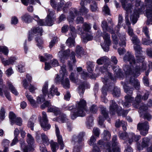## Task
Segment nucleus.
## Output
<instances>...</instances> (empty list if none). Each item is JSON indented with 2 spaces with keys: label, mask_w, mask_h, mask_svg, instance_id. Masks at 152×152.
<instances>
[{
  "label": "nucleus",
  "mask_w": 152,
  "mask_h": 152,
  "mask_svg": "<svg viewBox=\"0 0 152 152\" xmlns=\"http://www.w3.org/2000/svg\"><path fill=\"white\" fill-rule=\"evenodd\" d=\"M129 85L134 86L135 89L138 90L140 87V83L138 80L134 77L130 78L129 83L124 84L123 86L124 91L127 94L124 97L125 102L123 103V106L125 107H128L131 105V102L134 100V98L132 96L134 88H130Z\"/></svg>",
  "instance_id": "1"
},
{
  "label": "nucleus",
  "mask_w": 152,
  "mask_h": 152,
  "mask_svg": "<svg viewBox=\"0 0 152 152\" xmlns=\"http://www.w3.org/2000/svg\"><path fill=\"white\" fill-rule=\"evenodd\" d=\"M102 27L104 31H107L112 34V38L114 44L116 45L118 43V39L114 33V31L113 28H108L107 23L105 21H103L102 23ZM102 36L104 40V43L101 45L104 51L107 52L109 50V46L110 45L111 41L110 35L105 32L104 31L102 34Z\"/></svg>",
  "instance_id": "2"
},
{
  "label": "nucleus",
  "mask_w": 152,
  "mask_h": 152,
  "mask_svg": "<svg viewBox=\"0 0 152 152\" xmlns=\"http://www.w3.org/2000/svg\"><path fill=\"white\" fill-rule=\"evenodd\" d=\"M117 141V136L114 135L112 138V142H108L105 145L102 140H100L97 142L96 145L100 149H104L106 152H121L120 149Z\"/></svg>",
  "instance_id": "3"
},
{
  "label": "nucleus",
  "mask_w": 152,
  "mask_h": 152,
  "mask_svg": "<svg viewBox=\"0 0 152 152\" xmlns=\"http://www.w3.org/2000/svg\"><path fill=\"white\" fill-rule=\"evenodd\" d=\"M136 62L133 64L135 67V71L136 74H140V72L146 70V64L144 62L145 56L141 53H135Z\"/></svg>",
  "instance_id": "4"
},
{
  "label": "nucleus",
  "mask_w": 152,
  "mask_h": 152,
  "mask_svg": "<svg viewBox=\"0 0 152 152\" xmlns=\"http://www.w3.org/2000/svg\"><path fill=\"white\" fill-rule=\"evenodd\" d=\"M86 101L83 99L80 100L76 106L77 110H75L76 112L72 113L71 119L74 120L77 117H83L85 116V111L86 109Z\"/></svg>",
  "instance_id": "5"
},
{
  "label": "nucleus",
  "mask_w": 152,
  "mask_h": 152,
  "mask_svg": "<svg viewBox=\"0 0 152 152\" xmlns=\"http://www.w3.org/2000/svg\"><path fill=\"white\" fill-rule=\"evenodd\" d=\"M27 142L29 147L25 145V142L22 141L20 143L21 147L23 152H28V151H33L34 150L33 144L34 143V139L31 135L29 133L27 134Z\"/></svg>",
  "instance_id": "6"
},
{
  "label": "nucleus",
  "mask_w": 152,
  "mask_h": 152,
  "mask_svg": "<svg viewBox=\"0 0 152 152\" xmlns=\"http://www.w3.org/2000/svg\"><path fill=\"white\" fill-rule=\"evenodd\" d=\"M65 67V65H63L61 67V70L60 71V73L61 76V82L64 88L67 89L70 88V82L68 78H64L67 76Z\"/></svg>",
  "instance_id": "7"
},
{
  "label": "nucleus",
  "mask_w": 152,
  "mask_h": 152,
  "mask_svg": "<svg viewBox=\"0 0 152 152\" xmlns=\"http://www.w3.org/2000/svg\"><path fill=\"white\" fill-rule=\"evenodd\" d=\"M136 4L134 10V14L133 15L131 16L130 19L131 22H132L133 24H135L137 22L138 18H139L138 14L141 12H143V10L142 8H137L140 5V2L141 0H135Z\"/></svg>",
  "instance_id": "8"
},
{
  "label": "nucleus",
  "mask_w": 152,
  "mask_h": 152,
  "mask_svg": "<svg viewBox=\"0 0 152 152\" xmlns=\"http://www.w3.org/2000/svg\"><path fill=\"white\" fill-rule=\"evenodd\" d=\"M48 107V112H53L56 115L60 113V110L58 107L51 105L48 101H46L41 106V108L43 109L46 107Z\"/></svg>",
  "instance_id": "9"
},
{
  "label": "nucleus",
  "mask_w": 152,
  "mask_h": 152,
  "mask_svg": "<svg viewBox=\"0 0 152 152\" xmlns=\"http://www.w3.org/2000/svg\"><path fill=\"white\" fill-rule=\"evenodd\" d=\"M42 118L40 121V124L41 127L44 131H46L50 129L51 126L48 123V120L47 117L46 112H42Z\"/></svg>",
  "instance_id": "10"
},
{
  "label": "nucleus",
  "mask_w": 152,
  "mask_h": 152,
  "mask_svg": "<svg viewBox=\"0 0 152 152\" xmlns=\"http://www.w3.org/2000/svg\"><path fill=\"white\" fill-rule=\"evenodd\" d=\"M48 83L45 82L43 85L42 89V91L43 95H40L37 98V102L38 103L41 104L45 100L44 96H46L48 93Z\"/></svg>",
  "instance_id": "11"
},
{
  "label": "nucleus",
  "mask_w": 152,
  "mask_h": 152,
  "mask_svg": "<svg viewBox=\"0 0 152 152\" xmlns=\"http://www.w3.org/2000/svg\"><path fill=\"white\" fill-rule=\"evenodd\" d=\"M137 129L141 130L140 134L143 136H145L148 133L149 129L148 123L145 121L144 123H139L137 125Z\"/></svg>",
  "instance_id": "12"
},
{
  "label": "nucleus",
  "mask_w": 152,
  "mask_h": 152,
  "mask_svg": "<svg viewBox=\"0 0 152 152\" xmlns=\"http://www.w3.org/2000/svg\"><path fill=\"white\" fill-rule=\"evenodd\" d=\"M135 67L133 64L128 65H124L123 66V70L126 75H133L135 77H137L140 74H136L135 71Z\"/></svg>",
  "instance_id": "13"
},
{
  "label": "nucleus",
  "mask_w": 152,
  "mask_h": 152,
  "mask_svg": "<svg viewBox=\"0 0 152 152\" xmlns=\"http://www.w3.org/2000/svg\"><path fill=\"white\" fill-rule=\"evenodd\" d=\"M121 107L118 106L114 100H111L110 102L109 110L112 114H114L116 112L118 113L121 110Z\"/></svg>",
  "instance_id": "14"
},
{
  "label": "nucleus",
  "mask_w": 152,
  "mask_h": 152,
  "mask_svg": "<svg viewBox=\"0 0 152 152\" xmlns=\"http://www.w3.org/2000/svg\"><path fill=\"white\" fill-rule=\"evenodd\" d=\"M122 4L123 8L127 12H132L131 9L133 7L134 0H120Z\"/></svg>",
  "instance_id": "15"
},
{
  "label": "nucleus",
  "mask_w": 152,
  "mask_h": 152,
  "mask_svg": "<svg viewBox=\"0 0 152 152\" xmlns=\"http://www.w3.org/2000/svg\"><path fill=\"white\" fill-rule=\"evenodd\" d=\"M42 32V29L41 27L38 26L33 28L31 30V33H30L28 37V41H30L32 40L33 35L37 36L39 34V35L41 36Z\"/></svg>",
  "instance_id": "16"
},
{
  "label": "nucleus",
  "mask_w": 152,
  "mask_h": 152,
  "mask_svg": "<svg viewBox=\"0 0 152 152\" xmlns=\"http://www.w3.org/2000/svg\"><path fill=\"white\" fill-rule=\"evenodd\" d=\"M2 72L0 70V95L3 96V94L2 91L3 90L5 96L9 100H11V98L10 96V93L8 91L4 90L5 88V86L3 85L2 80L1 79L2 76Z\"/></svg>",
  "instance_id": "17"
},
{
  "label": "nucleus",
  "mask_w": 152,
  "mask_h": 152,
  "mask_svg": "<svg viewBox=\"0 0 152 152\" xmlns=\"http://www.w3.org/2000/svg\"><path fill=\"white\" fill-rule=\"evenodd\" d=\"M102 81L105 85V86H103L102 88V94L101 96H105L107 94V91H110V89L113 88V85L110 86L107 88L108 87L107 86L109 83V79L105 77L102 79Z\"/></svg>",
  "instance_id": "18"
},
{
  "label": "nucleus",
  "mask_w": 152,
  "mask_h": 152,
  "mask_svg": "<svg viewBox=\"0 0 152 152\" xmlns=\"http://www.w3.org/2000/svg\"><path fill=\"white\" fill-rule=\"evenodd\" d=\"M147 8L146 11L147 17L152 21V0H145Z\"/></svg>",
  "instance_id": "19"
},
{
  "label": "nucleus",
  "mask_w": 152,
  "mask_h": 152,
  "mask_svg": "<svg viewBox=\"0 0 152 152\" xmlns=\"http://www.w3.org/2000/svg\"><path fill=\"white\" fill-rule=\"evenodd\" d=\"M9 118L10 120L11 124L13 125L14 123L19 126H21L22 124V120L21 118H16L14 113L12 112H10L9 115Z\"/></svg>",
  "instance_id": "20"
},
{
  "label": "nucleus",
  "mask_w": 152,
  "mask_h": 152,
  "mask_svg": "<svg viewBox=\"0 0 152 152\" xmlns=\"http://www.w3.org/2000/svg\"><path fill=\"white\" fill-rule=\"evenodd\" d=\"M55 131L57 141L58 145L60 146V149L62 150L64 146L62 136L60 134V131L58 126L55 124Z\"/></svg>",
  "instance_id": "21"
},
{
  "label": "nucleus",
  "mask_w": 152,
  "mask_h": 152,
  "mask_svg": "<svg viewBox=\"0 0 152 152\" xmlns=\"http://www.w3.org/2000/svg\"><path fill=\"white\" fill-rule=\"evenodd\" d=\"M61 47L62 49L58 52V55L61 61L63 62L64 59H67L68 58L70 50L68 49L64 51L63 50L64 49V46L62 45Z\"/></svg>",
  "instance_id": "22"
},
{
  "label": "nucleus",
  "mask_w": 152,
  "mask_h": 152,
  "mask_svg": "<svg viewBox=\"0 0 152 152\" xmlns=\"http://www.w3.org/2000/svg\"><path fill=\"white\" fill-rule=\"evenodd\" d=\"M123 59L124 62H129L130 65L134 64L135 63L134 57L131 53L129 51H128L125 55Z\"/></svg>",
  "instance_id": "23"
},
{
  "label": "nucleus",
  "mask_w": 152,
  "mask_h": 152,
  "mask_svg": "<svg viewBox=\"0 0 152 152\" xmlns=\"http://www.w3.org/2000/svg\"><path fill=\"white\" fill-rule=\"evenodd\" d=\"M111 67H112V66L110 64L107 63L105 64L103 66L100 67L99 69V71L102 73L106 72V74L109 76L108 78H110L112 80H113V78L112 77V74L107 72Z\"/></svg>",
  "instance_id": "24"
},
{
  "label": "nucleus",
  "mask_w": 152,
  "mask_h": 152,
  "mask_svg": "<svg viewBox=\"0 0 152 152\" xmlns=\"http://www.w3.org/2000/svg\"><path fill=\"white\" fill-rule=\"evenodd\" d=\"M77 13L78 11L77 9L75 8L72 9L67 17V20L69 24L73 23L74 18L75 16L77 15Z\"/></svg>",
  "instance_id": "25"
},
{
  "label": "nucleus",
  "mask_w": 152,
  "mask_h": 152,
  "mask_svg": "<svg viewBox=\"0 0 152 152\" xmlns=\"http://www.w3.org/2000/svg\"><path fill=\"white\" fill-rule=\"evenodd\" d=\"M141 142V148L140 146L138 147L139 150H142L144 148L148 147L150 144V139L147 137H145L142 139Z\"/></svg>",
  "instance_id": "26"
},
{
  "label": "nucleus",
  "mask_w": 152,
  "mask_h": 152,
  "mask_svg": "<svg viewBox=\"0 0 152 152\" xmlns=\"http://www.w3.org/2000/svg\"><path fill=\"white\" fill-rule=\"evenodd\" d=\"M128 136V142L130 145L131 144L133 141L137 142L141 137L140 136L135 135L132 132L129 133Z\"/></svg>",
  "instance_id": "27"
},
{
  "label": "nucleus",
  "mask_w": 152,
  "mask_h": 152,
  "mask_svg": "<svg viewBox=\"0 0 152 152\" xmlns=\"http://www.w3.org/2000/svg\"><path fill=\"white\" fill-rule=\"evenodd\" d=\"M55 94L57 96H59L60 93L58 91L57 88L53 85L50 89V91L48 93V97L49 98H51Z\"/></svg>",
  "instance_id": "28"
},
{
  "label": "nucleus",
  "mask_w": 152,
  "mask_h": 152,
  "mask_svg": "<svg viewBox=\"0 0 152 152\" xmlns=\"http://www.w3.org/2000/svg\"><path fill=\"white\" fill-rule=\"evenodd\" d=\"M88 3L84 2V0H81L80 2V4L81 6L79 10L80 14L81 15H85L89 12V10L84 6Z\"/></svg>",
  "instance_id": "29"
},
{
  "label": "nucleus",
  "mask_w": 152,
  "mask_h": 152,
  "mask_svg": "<svg viewBox=\"0 0 152 152\" xmlns=\"http://www.w3.org/2000/svg\"><path fill=\"white\" fill-rule=\"evenodd\" d=\"M120 41L119 42V45L121 47H125L126 44V35L125 34H119L118 35Z\"/></svg>",
  "instance_id": "30"
},
{
  "label": "nucleus",
  "mask_w": 152,
  "mask_h": 152,
  "mask_svg": "<svg viewBox=\"0 0 152 152\" xmlns=\"http://www.w3.org/2000/svg\"><path fill=\"white\" fill-rule=\"evenodd\" d=\"M121 125L123 129L125 131L126 129L127 123L123 121H121L119 119L117 120L115 123V126L117 128L119 127Z\"/></svg>",
  "instance_id": "31"
},
{
  "label": "nucleus",
  "mask_w": 152,
  "mask_h": 152,
  "mask_svg": "<svg viewBox=\"0 0 152 152\" xmlns=\"http://www.w3.org/2000/svg\"><path fill=\"white\" fill-rule=\"evenodd\" d=\"M85 135V133L84 132H81L78 135L77 137V140H76L75 138L77 137L74 136L72 138V140L76 142L77 141L78 143H79L83 140V137Z\"/></svg>",
  "instance_id": "32"
},
{
  "label": "nucleus",
  "mask_w": 152,
  "mask_h": 152,
  "mask_svg": "<svg viewBox=\"0 0 152 152\" xmlns=\"http://www.w3.org/2000/svg\"><path fill=\"white\" fill-rule=\"evenodd\" d=\"M21 18L23 21L28 23L31 22L32 20V18L28 13L23 15L21 17Z\"/></svg>",
  "instance_id": "33"
},
{
  "label": "nucleus",
  "mask_w": 152,
  "mask_h": 152,
  "mask_svg": "<svg viewBox=\"0 0 152 152\" xmlns=\"http://www.w3.org/2000/svg\"><path fill=\"white\" fill-rule=\"evenodd\" d=\"M75 51L77 54V56L78 58L81 57L84 53L83 49L79 45H77L76 47Z\"/></svg>",
  "instance_id": "34"
},
{
  "label": "nucleus",
  "mask_w": 152,
  "mask_h": 152,
  "mask_svg": "<svg viewBox=\"0 0 152 152\" xmlns=\"http://www.w3.org/2000/svg\"><path fill=\"white\" fill-rule=\"evenodd\" d=\"M112 69L116 74L117 77H123V75L121 70L118 66L113 67Z\"/></svg>",
  "instance_id": "35"
},
{
  "label": "nucleus",
  "mask_w": 152,
  "mask_h": 152,
  "mask_svg": "<svg viewBox=\"0 0 152 152\" xmlns=\"http://www.w3.org/2000/svg\"><path fill=\"white\" fill-rule=\"evenodd\" d=\"M142 39V44L146 45L152 46V40L150 39V37H146Z\"/></svg>",
  "instance_id": "36"
},
{
  "label": "nucleus",
  "mask_w": 152,
  "mask_h": 152,
  "mask_svg": "<svg viewBox=\"0 0 152 152\" xmlns=\"http://www.w3.org/2000/svg\"><path fill=\"white\" fill-rule=\"evenodd\" d=\"M7 85L10 91L15 95H17L18 93L12 83L10 82L7 83Z\"/></svg>",
  "instance_id": "37"
},
{
  "label": "nucleus",
  "mask_w": 152,
  "mask_h": 152,
  "mask_svg": "<svg viewBox=\"0 0 152 152\" xmlns=\"http://www.w3.org/2000/svg\"><path fill=\"white\" fill-rule=\"evenodd\" d=\"M108 60V58L106 56L102 57L97 60L96 63L98 65H102L106 62Z\"/></svg>",
  "instance_id": "38"
},
{
  "label": "nucleus",
  "mask_w": 152,
  "mask_h": 152,
  "mask_svg": "<svg viewBox=\"0 0 152 152\" xmlns=\"http://www.w3.org/2000/svg\"><path fill=\"white\" fill-rule=\"evenodd\" d=\"M22 3L25 5L27 6L28 4H35L36 3L40 4L39 0H21Z\"/></svg>",
  "instance_id": "39"
},
{
  "label": "nucleus",
  "mask_w": 152,
  "mask_h": 152,
  "mask_svg": "<svg viewBox=\"0 0 152 152\" xmlns=\"http://www.w3.org/2000/svg\"><path fill=\"white\" fill-rule=\"evenodd\" d=\"M75 38L72 37H69L66 42V45L69 47H72L74 45L75 43Z\"/></svg>",
  "instance_id": "40"
},
{
  "label": "nucleus",
  "mask_w": 152,
  "mask_h": 152,
  "mask_svg": "<svg viewBox=\"0 0 152 152\" xmlns=\"http://www.w3.org/2000/svg\"><path fill=\"white\" fill-rule=\"evenodd\" d=\"M44 56L45 57V58L42 56H40L39 57L40 61L45 62L48 60L52 58H53L52 56L50 54L45 53Z\"/></svg>",
  "instance_id": "41"
},
{
  "label": "nucleus",
  "mask_w": 152,
  "mask_h": 152,
  "mask_svg": "<svg viewBox=\"0 0 152 152\" xmlns=\"http://www.w3.org/2000/svg\"><path fill=\"white\" fill-rule=\"evenodd\" d=\"M112 94L114 96L117 97L119 96L121 94V90L120 88L117 87H115Z\"/></svg>",
  "instance_id": "42"
},
{
  "label": "nucleus",
  "mask_w": 152,
  "mask_h": 152,
  "mask_svg": "<svg viewBox=\"0 0 152 152\" xmlns=\"http://www.w3.org/2000/svg\"><path fill=\"white\" fill-rule=\"evenodd\" d=\"M36 119L34 118L33 117H31L29 120L28 124V127L31 128V130H34V122L35 121Z\"/></svg>",
  "instance_id": "43"
},
{
  "label": "nucleus",
  "mask_w": 152,
  "mask_h": 152,
  "mask_svg": "<svg viewBox=\"0 0 152 152\" xmlns=\"http://www.w3.org/2000/svg\"><path fill=\"white\" fill-rule=\"evenodd\" d=\"M26 96L27 98L28 101L30 104L33 106L36 107V102L31 96L28 94L26 93H25Z\"/></svg>",
  "instance_id": "44"
},
{
  "label": "nucleus",
  "mask_w": 152,
  "mask_h": 152,
  "mask_svg": "<svg viewBox=\"0 0 152 152\" xmlns=\"http://www.w3.org/2000/svg\"><path fill=\"white\" fill-rule=\"evenodd\" d=\"M103 138L104 140H109L110 139L111 134L107 130H105L103 132Z\"/></svg>",
  "instance_id": "45"
},
{
  "label": "nucleus",
  "mask_w": 152,
  "mask_h": 152,
  "mask_svg": "<svg viewBox=\"0 0 152 152\" xmlns=\"http://www.w3.org/2000/svg\"><path fill=\"white\" fill-rule=\"evenodd\" d=\"M45 25L49 26H52L53 24V18L47 17L45 20Z\"/></svg>",
  "instance_id": "46"
},
{
  "label": "nucleus",
  "mask_w": 152,
  "mask_h": 152,
  "mask_svg": "<svg viewBox=\"0 0 152 152\" xmlns=\"http://www.w3.org/2000/svg\"><path fill=\"white\" fill-rule=\"evenodd\" d=\"M59 121L61 123L67 122L68 119L66 115L63 113H61L60 114L58 117Z\"/></svg>",
  "instance_id": "47"
},
{
  "label": "nucleus",
  "mask_w": 152,
  "mask_h": 152,
  "mask_svg": "<svg viewBox=\"0 0 152 152\" xmlns=\"http://www.w3.org/2000/svg\"><path fill=\"white\" fill-rule=\"evenodd\" d=\"M128 135L129 134H127L126 132H119L118 134V136L120 138L124 140L127 139L128 140Z\"/></svg>",
  "instance_id": "48"
},
{
  "label": "nucleus",
  "mask_w": 152,
  "mask_h": 152,
  "mask_svg": "<svg viewBox=\"0 0 152 152\" xmlns=\"http://www.w3.org/2000/svg\"><path fill=\"white\" fill-rule=\"evenodd\" d=\"M99 107L102 114L103 115L104 117L106 119L108 116V114L106 111V108L102 106H101Z\"/></svg>",
  "instance_id": "49"
},
{
  "label": "nucleus",
  "mask_w": 152,
  "mask_h": 152,
  "mask_svg": "<svg viewBox=\"0 0 152 152\" xmlns=\"http://www.w3.org/2000/svg\"><path fill=\"white\" fill-rule=\"evenodd\" d=\"M134 49L135 51V53H141L142 52V48L140 46L139 44H135L134 45Z\"/></svg>",
  "instance_id": "50"
},
{
  "label": "nucleus",
  "mask_w": 152,
  "mask_h": 152,
  "mask_svg": "<svg viewBox=\"0 0 152 152\" xmlns=\"http://www.w3.org/2000/svg\"><path fill=\"white\" fill-rule=\"evenodd\" d=\"M131 37V39L134 45L139 44L140 43V41L136 35H134Z\"/></svg>",
  "instance_id": "51"
},
{
  "label": "nucleus",
  "mask_w": 152,
  "mask_h": 152,
  "mask_svg": "<svg viewBox=\"0 0 152 152\" xmlns=\"http://www.w3.org/2000/svg\"><path fill=\"white\" fill-rule=\"evenodd\" d=\"M85 83H83L78 87L79 93L80 95H83L85 91Z\"/></svg>",
  "instance_id": "52"
},
{
  "label": "nucleus",
  "mask_w": 152,
  "mask_h": 152,
  "mask_svg": "<svg viewBox=\"0 0 152 152\" xmlns=\"http://www.w3.org/2000/svg\"><path fill=\"white\" fill-rule=\"evenodd\" d=\"M93 38V36L91 34H86V37L83 38V42H86L88 41L92 40Z\"/></svg>",
  "instance_id": "53"
},
{
  "label": "nucleus",
  "mask_w": 152,
  "mask_h": 152,
  "mask_svg": "<svg viewBox=\"0 0 152 152\" xmlns=\"http://www.w3.org/2000/svg\"><path fill=\"white\" fill-rule=\"evenodd\" d=\"M93 118L92 116H90L87 118L86 123L87 125L89 128L92 126L93 125Z\"/></svg>",
  "instance_id": "54"
},
{
  "label": "nucleus",
  "mask_w": 152,
  "mask_h": 152,
  "mask_svg": "<svg viewBox=\"0 0 152 152\" xmlns=\"http://www.w3.org/2000/svg\"><path fill=\"white\" fill-rule=\"evenodd\" d=\"M91 28L90 24L86 23H85L83 26V28L85 31L89 32Z\"/></svg>",
  "instance_id": "55"
},
{
  "label": "nucleus",
  "mask_w": 152,
  "mask_h": 152,
  "mask_svg": "<svg viewBox=\"0 0 152 152\" xmlns=\"http://www.w3.org/2000/svg\"><path fill=\"white\" fill-rule=\"evenodd\" d=\"M0 52H2L4 55H7L8 54L9 50L6 46H0Z\"/></svg>",
  "instance_id": "56"
},
{
  "label": "nucleus",
  "mask_w": 152,
  "mask_h": 152,
  "mask_svg": "<svg viewBox=\"0 0 152 152\" xmlns=\"http://www.w3.org/2000/svg\"><path fill=\"white\" fill-rule=\"evenodd\" d=\"M41 137L43 142L48 145L49 143V140L48 137L44 134H41Z\"/></svg>",
  "instance_id": "57"
},
{
  "label": "nucleus",
  "mask_w": 152,
  "mask_h": 152,
  "mask_svg": "<svg viewBox=\"0 0 152 152\" xmlns=\"http://www.w3.org/2000/svg\"><path fill=\"white\" fill-rule=\"evenodd\" d=\"M69 26L71 30V33L72 37H75L76 36V33L75 29L74 27L72 26V23L69 24Z\"/></svg>",
  "instance_id": "58"
},
{
  "label": "nucleus",
  "mask_w": 152,
  "mask_h": 152,
  "mask_svg": "<svg viewBox=\"0 0 152 152\" xmlns=\"http://www.w3.org/2000/svg\"><path fill=\"white\" fill-rule=\"evenodd\" d=\"M97 8L96 2L94 1H92L91 5V10L93 12H95L97 10Z\"/></svg>",
  "instance_id": "59"
},
{
  "label": "nucleus",
  "mask_w": 152,
  "mask_h": 152,
  "mask_svg": "<svg viewBox=\"0 0 152 152\" xmlns=\"http://www.w3.org/2000/svg\"><path fill=\"white\" fill-rule=\"evenodd\" d=\"M50 146L52 151L53 152H55L56 151V149H58V146L57 142H53L51 143Z\"/></svg>",
  "instance_id": "60"
},
{
  "label": "nucleus",
  "mask_w": 152,
  "mask_h": 152,
  "mask_svg": "<svg viewBox=\"0 0 152 152\" xmlns=\"http://www.w3.org/2000/svg\"><path fill=\"white\" fill-rule=\"evenodd\" d=\"M5 110L3 108H2L0 110V122L2 121L5 117Z\"/></svg>",
  "instance_id": "61"
},
{
  "label": "nucleus",
  "mask_w": 152,
  "mask_h": 152,
  "mask_svg": "<svg viewBox=\"0 0 152 152\" xmlns=\"http://www.w3.org/2000/svg\"><path fill=\"white\" fill-rule=\"evenodd\" d=\"M36 40L37 42V45L40 49H42V45L43 43V42L42 39L40 38H38V37H37L36 38Z\"/></svg>",
  "instance_id": "62"
},
{
  "label": "nucleus",
  "mask_w": 152,
  "mask_h": 152,
  "mask_svg": "<svg viewBox=\"0 0 152 152\" xmlns=\"http://www.w3.org/2000/svg\"><path fill=\"white\" fill-rule=\"evenodd\" d=\"M65 4V1L64 0H61L60 2L58 3V4L57 10H60V9L62 7L63 8Z\"/></svg>",
  "instance_id": "63"
},
{
  "label": "nucleus",
  "mask_w": 152,
  "mask_h": 152,
  "mask_svg": "<svg viewBox=\"0 0 152 152\" xmlns=\"http://www.w3.org/2000/svg\"><path fill=\"white\" fill-rule=\"evenodd\" d=\"M81 76L83 79H85L87 77H91V75H89L87 72L82 71L81 73Z\"/></svg>",
  "instance_id": "64"
}]
</instances>
